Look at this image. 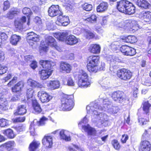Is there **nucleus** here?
<instances>
[{
	"instance_id": "17",
	"label": "nucleus",
	"mask_w": 151,
	"mask_h": 151,
	"mask_svg": "<svg viewBox=\"0 0 151 151\" xmlns=\"http://www.w3.org/2000/svg\"><path fill=\"white\" fill-rule=\"evenodd\" d=\"M151 147V145L149 141L146 140L142 141L139 151H150Z\"/></svg>"
},
{
	"instance_id": "28",
	"label": "nucleus",
	"mask_w": 151,
	"mask_h": 151,
	"mask_svg": "<svg viewBox=\"0 0 151 151\" xmlns=\"http://www.w3.org/2000/svg\"><path fill=\"white\" fill-rule=\"evenodd\" d=\"M26 106L24 105H20L18 107L16 111L14 113L15 115H22L26 114L27 110Z\"/></svg>"
},
{
	"instance_id": "36",
	"label": "nucleus",
	"mask_w": 151,
	"mask_h": 151,
	"mask_svg": "<svg viewBox=\"0 0 151 151\" xmlns=\"http://www.w3.org/2000/svg\"><path fill=\"white\" fill-rule=\"evenodd\" d=\"M32 105L35 113L39 114L41 112L42 109L40 105L36 100H34L32 101Z\"/></svg>"
},
{
	"instance_id": "31",
	"label": "nucleus",
	"mask_w": 151,
	"mask_h": 151,
	"mask_svg": "<svg viewBox=\"0 0 151 151\" xmlns=\"http://www.w3.org/2000/svg\"><path fill=\"white\" fill-rule=\"evenodd\" d=\"M82 128L85 131L88 133V135L93 136L96 135V132L94 128H92L89 125L83 126Z\"/></svg>"
},
{
	"instance_id": "56",
	"label": "nucleus",
	"mask_w": 151,
	"mask_h": 151,
	"mask_svg": "<svg viewBox=\"0 0 151 151\" xmlns=\"http://www.w3.org/2000/svg\"><path fill=\"white\" fill-rule=\"evenodd\" d=\"M129 46L127 45H123L121 47L120 50L121 52L123 53L124 55H126V53L127 50H128Z\"/></svg>"
},
{
	"instance_id": "30",
	"label": "nucleus",
	"mask_w": 151,
	"mask_h": 151,
	"mask_svg": "<svg viewBox=\"0 0 151 151\" xmlns=\"http://www.w3.org/2000/svg\"><path fill=\"white\" fill-rule=\"evenodd\" d=\"M60 69L67 73L70 72L71 68L70 65L66 62H62L60 64Z\"/></svg>"
},
{
	"instance_id": "2",
	"label": "nucleus",
	"mask_w": 151,
	"mask_h": 151,
	"mask_svg": "<svg viewBox=\"0 0 151 151\" xmlns=\"http://www.w3.org/2000/svg\"><path fill=\"white\" fill-rule=\"evenodd\" d=\"M99 57L98 56H90L88 59L87 68L90 72H96L98 70V65Z\"/></svg>"
},
{
	"instance_id": "61",
	"label": "nucleus",
	"mask_w": 151,
	"mask_h": 151,
	"mask_svg": "<svg viewBox=\"0 0 151 151\" xmlns=\"http://www.w3.org/2000/svg\"><path fill=\"white\" fill-rule=\"evenodd\" d=\"M17 79V77L14 76L12 80L8 83L7 85L9 86H12L16 82Z\"/></svg>"
},
{
	"instance_id": "48",
	"label": "nucleus",
	"mask_w": 151,
	"mask_h": 151,
	"mask_svg": "<svg viewBox=\"0 0 151 151\" xmlns=\"http://www.w3.org/2000/svg\"><path fill=\"white\" fill-rule=\"evenodd\" d=\"M48 120L46 117L43 116L41 118L40 121L37 122V124L38 126H42L45 124L46 122Z\"/></svg>"
},
{
	"instance_id": "6",
	"label": "nucleus",
	"mask_w": 151,
	"mask_h": 151,
	"mask_svg": "<svg viewBox=\"0 0 151 151\" xmlns=\"http://www.w3.org/2000/svg\"><path fill=\"white\" fill-rule=\"evenodd\" d=\"M112 96L114 101L121 103H128L129 101V98L121 91L114 92Z\"/></svg>"
},
{
	"instance_id": "3",
	"label": "nucleus",
	"mask_w": 151,
	"mask_h": 151,
	"mask_svg": "<svg viewBox=\"0 0 151 151\" xmlns=\"http://www.w3.org/2000/svg\"><path fill=\"white\" fill-rule=\"evenodd\" d=\"M77 76L78 78V85L79 87L86 88L90 85V83L88 81V74L85 71L82 70H79Z\"/></svg>"
},
{
	"instance_id": "13",
	"label": "nucleus",
	"mask_w": 151,
	"mask_h": 151,
	"mask_svg": "<svg viewBox=\"0 0 151 151\" xmlns=\"http://www.w3.org/2000/svg\"><path fill=\"white\" fill-rule=\"evenodd\" d=\"M139 17L146 22H151V12L149 11H143L139 14Z\"/></svg>"
},
{
	"instance_id": "33",
	"label": "nucleus",
	"mask_w": 151,
	"mask_h": 151,
	"mask_svg": "<svg viewBox=\"0 0 151 151\" xmlns=\"http://www.w3.org/2000/svg\"><path fill=\"white\" fill-rule=\"evenodd\" d=\"M137 4L139 6L144 9L149 8L150 5V4L145 0H137Z\"/></svg>"
},
{
	"instance_id": "21",
	"label": "nucleus",
	"mask_w": 151,
	"mask_h": 151,
	"mask_svg": "<svg viewBox=\"0 0 151 151\" xmlns=\"http://www.w3.org/2000/svg\"><path fill=\"white\" fill-rule=\"evenodd\" d=\"M69 132L66 130H62L60 131L59 135L60 138L61 139L65 140L66 141H69L71 140L70 136H69Z\"/></svg>"
},
{
	"instance_id": "54",
	"label": "nucleus",
	"mask_w": 151,
	"mask_h": 151,
	"mask_svg": "<svg viewBox=\"0 0 151 151\" xmlns=\"http://www.w3.org/2000/svg\"><path fill=\"white\" fill-rule=\"evenodd\" d=\"M8 124V121L4 119H0V127H4Z\"/></svg>"
},
{
	"instance_id": "1",
	"label": "nucleus",
	"mask_w": 151,
	"mask_h": 151,
	"mask_svg": "<svg viewBox=\"0 0 151 151\" xmlns=\"http://www.w3.org/2000/svg\"><path fill=\"white\" fill-rule=\"evenodd\" d=\"M98 106H99L98 105L95 104L93 105L91 104L86 107V109L87 112L92 114V119H96V121H100L102 122L104 121H106L108 120V116L107 115L104 113H99L98 112L97 109H98Z\"/></svg>"
},
{
	"instance_id": "63",
	"label": "nucleus",
	"mask_w": 151,
	"mask_h": 151,
	"mask_svg": "<svg viewBox=\"0 0 151 151\" xmlns=\"http://www.w3.org/2000/svg\"><path fill=\"white\" fill-rule=\"evenodd\" d=\"M34 21L37 24H40L42 23V21L41 18L38 17H36L34 19Z\"/></svg>"
},
{
	"instance_id": "7",
	"label": "nucleus",
	"mask_w": 151,
	"mask_h": 151,
	"mask_svg": "<svg viewBox=\"0 0 151 151\" xmlns=\"http://www.w3.org/2000/svg\"><path fill=\"white\" fill-rule=\"evenodd\" d=\"M117 76L121 79L127 81L130 79L132 76V73L129 70L123 68L118 71Z\"/></svg>"
},
{
	"instance_id": "38",
	"label": "nucleus",
	"mask_w": 151,
	"mask_h": 151,
	"mask_svg": "<svg viewBox=\"0 0 151 151\" xmlns=\"http://www.w3.org/2000/svg\"><path fill=\"white\" fill-rule=\"evenodd\" d=\"M45 42L48 45L51 47L53 45H55L56 43L54 39L51 36H48L46 37Z\"/></svg>"
},
{
	"instance_id": "55",
	"label": "nucleus",
	"mask_w": 151,
	"mask_h": 151,
	"mask_svg": "<svg viewBox=\"0 0 151 151\" xmlns=\"http://www.w3.org/2000/svg\"><path fill=\"white\" fill-rule=\"evenodd\" d=\"M8 69L6 67L0 65V75L6 73L8 70Z\"/></svg>"
},
{
	"instance_id": "41",
	"label": "nucleus",
	"mask_w": 151,
	"mask_h": 151,
	"mask_svg": "<svg viewBox=\"0 0 151 151\" xmlns=\"http://www.w3.org/2000/svg\"><path fill=\"white\" fill-rule=\"evenodd\" d=\"M97 20V17L95 15L92 14L90 17L85 19L84 20L89 22L90 23H94L96 22Z\"/></svg>"
},
{
	"instance_id": "42",
	"label": "nucleus",
	"mask_w": 151,
	"mask_h": 151,
	"mask_svg": "<svg viewBox=\"0 0 151 151\" xmlns=\"http://www.w3.org/2000/svg\"><path fill=\"white\" fill-rule=\"evenodd\" d=\"M125 40L126 42L133 43L136 42L137 40L135 36H129L126 38Z\"/></svg>"
},
{
	"instance_id": "24",
	"label": "nucleus",
	"mask_w": 151,
	"mask_h": 151,
	"mask_svg": "<svg viewBox=\"0 0 151 151\" xmlns=\"http://www.w3.org/2000/svg\"><path fill=\"white\" fill-rule=\"evenodd\" d=\"M20 12V10L17 8L12 9L8 12L6 17L9 19H12L14 18L15 15L19 14Z\"/></svg>"
},
{
	"instance_id": "34",
	"label": "nucleus",
	"mask_w": 151,
	"mask_h": 151,
	"mask_svg": "<svg viewBox=\"0 0 151 151\" xmlns=\"http://www.w3.org/2000/svg\"><path fill=\"white\" fill-rule=\"evenodd\" d=\"M40 145V144L38 142L33 141L29 145V151H37Z\"/></svg>"
},
{
	"instance_id": "20",
	"label": "nucleus",
	"mask_w": 151,
	"mask_h": 151,
	"mask_svg": "<svg viewBox=\"0 0 151 151\" xmlns=\"http://www.w3.org/2000/svg\"><path fill=\"white\" fill-rule=\"evenodd\" d=\"M52 72V70H42L39 72V73L40 74V78L43 80L48 78L51 75Z\"/></svg>"
},
{
	"instance_id": "27",
	"label": "nucleus",
	"mask_w": 151,
	"mask_h": 151,
	"mask_svg": "<svg viewBox=\"0 0 151 151\" xmlns=\"http://www.w3.org/2000/svg\"><path fill=\"white\" fill-rule=\"evenodd\" d=\"M60 82L58 81H50L47 83V86L51 89H55L59 88Z\"/></svg>"
},
{
	"instance_id": "10",
	"label": "nucleus",
	"mask_w": 151,
	"mask_h": 151,
	"mask_svg": "<svg viewBox=\"0 0 151 151\" xmlns=\"http://www.w3.org/2000/svg\"><path fill=\"white\" fill-rule=\"evenodd\" d=\"M55 23L59 26H65L69 24L70 21L68 17L60 14L58 16Z\"/></svg>"
},
{
	"instance_id": "64",
	"label": "nucleus",
	"mask_w": 151,
	"mask_h": 151,
	"mask_svg": "<svg viewBox=\"0 0 151 151\" xmlns=\"http://www.w3.org/2000/svg\"><path fill=\"white\" fill-rule=\"evenodd\" d=\"M30 66L33 69H35L37 67V62L35 61H32L30 64Z\"/></svg>"
},
{
	"instance_id": "59",
	"label": "nucleus",
	"mask_w": 151,
	"mask_h": 151,
	"mask_svg": "<svg viewBox=\"0 0 151 151\" xmlns=\"http://www.w3.org/2000/svg\"><path fill=\"white\" fill-rule=\"evenodd\" d=\"M149 121V119H146L144 118H140L139 119V122L142 125L146 124Z\"/></svg>"
},
{
	"instance_id": "51",
	"label": "nucleus",
	"mask_w": 151,
	"mask_h": 151,
	"mask_svg": "<svg viewBox=\"0 0 151 151\" xmlns=\"http://www.w3.org/2000/svg\"><path fill=\"white\" fill-rule=\"evenodd\" d=\"M33 92V91L32 88H29L27 91V96L28 100H31L32 101L33 99H31L33 97L32 93Z\"/></svg>"
},
{
	"instance_id": "50",
	"label": "nucleus",
	"mask_w": 151,
	"mask_h": 151,
	"mask_svg": "<svg viewBox=\"0 0 151 151\" xmlns=\"http://www.w3.org/2000/svg\"><path fill=\"white\" fill-rule=\"evenodd\" d=\"M125 21L124 22L122 21L120 22L118 21L117 22V23L116 24V25L117 27L119 28H123L124 29H126L127 26L126 24H125Z\"/></svg>"
},
{
	"instance_id": "40",
	"label": "nucleus",
	"mask_w": 151,
	"mask_h": 151,
	"mask_svg": "<svg viewBox=\"0 0 151 151\" xmlns=\"http://www.w3.org/2000/svg\"><path fill=\"white\" fill-rule=\"evenodd\" d=\"M4 134H6L8 138L11 139L14 138L15 136L13 131L10 129H7L5 130Z\"/></svg>"
},
{
	"instance_id": "45",
	"label": "nucleus",
	"mask_w": 151,
	"mask_h": 151,
	"mask_svg": "<svg viewBox=\"0 0 151 151\" xmlns=\"http://www.w3.org/2000/svg\"><path fill=\"white\" fill-rule=\"evenodd\" d=\"M83 9L87 11H90L92 10L93 6L92 5L87 3H85L82 5Z\"/></svg>"
},
{
	"instance_id": "53",
	"label": "nucleus",
	"mask_w": 151,
	"mask_h": 151,
	"mask_svg": "<svg viewBox=\"0 0 151 151\" xmlns=\"http://www.w3.org/2000/svg\"><path fill=\"white\" fill-rule=\"evenodd\" d=\"M23 13L27 16L31 15L32 13L30 9L27 7H25L22 10Z\"/></svg>"
},
{
	"instance_id": "44",
	"label": "nucleus",
	"mask_w": 151,
	"mask_h": 151,
	"mask_svg": "<svg viewBox=\"0 0 151 151\" xmlns=\"http://www.w3.org/2000/svg\"><path fill=\"white\" fill-rule=\"evenodd\" d=\"M7 38L8 36L5 33L0 32V46L3 42L7 40Z\"/></svg>"
},
{
	"instance_id": "15",
	"label": "nucleus",
	"mask_w": 151,
	"mask_h": 151,
	"mask_svg": "<svg viewBox=\"0 0 151 151\" xmlns=\"http://www.w3.org/2000/svg\"><path fill=\"white\" fill-rule=\"evenodd\" d=\"M26 21V17H22L20 18H18L14 21V25L15 27L19 30H21L23 28V24Z\"/></svg>"
},
{
	"instance_id": "57",
	"label": "nucleus",
	"mask_w": 151,
	"mask_h": 151,
	"mask_svg": "<svg viewBox=\"0 0 151 151\" xmlns=\"http://www.w3.org/2000/svg\"><path fill=\"white\" fill-rule=\"evenodd\" d=\"M25 119L24 117H19L13 119L14 122H24Z\"/></svg>"
},
{
	"instance_id": "32",
	"label": "nucleus",
	"mask_w": 151,
	"mask_h": 151,
	"mask_svg": "<svg viewBox=\"0 0 151 151\" xmlns=\"http://www.w3.org/2000/svg\"><path fill=\"white\" fill-rule=\"evenodd\" d=\"M89 50L93 53H99L100 51V47L98 45L92 44L90 46Z\"/></svg>"
},
{
	"instance_id": "52",
	"label": "nucleus",
	"mask_w": 151,
	"mask_h": 151,
	"mask_svg": "<svg viewBox=\"0 0 151 151\" xmlns=\"http://www.w3.org/2000/svg\"><path fill=\"white\" fill-rule=\"evenodd\" d=\"M111 143L113 147L116 150H119L120 146L117 140L116 139L113 140L111 142Z\"/></svg>"
},
{
	"instance_id": "60",
	"label": "nucleus",
	"mask_w": 151,
	"mask_h": 151,
	"mask_svg": "<svg viewBox=\"0 0 151 151\" xmlns=\"http://www.w3.org/2000/svg\"><path fill=\"white\" fill-rule=\"evenodd\" d=\"M10 7V4L9 2L7 1L4 2V7L3 10L5 11L8 9Z\"/></svg>"
},
{
	"instance_id": "8",
	"label": "nucleus",
	"mask_w": 151,
	"mask_h": 151,
	"mask_svg": "<svg viewBox=\"0 0 151 151\" xmlns=\"http://www.w3.org/2000/svg\"><path fill=\"white\" fill-rule=\"evenodd\" d=\"M27 40L29 44L32 46L34 42H39L40 40V36L33 32L28 33Z\"/></svg>"
},
{
	"instance_id": "62",
	"label": "nucleus",
	"mask_w": 151,
	"mask_h": 151,
	"mask_svg": "<svg viewBox=\"0 0 151 151\" xmlns=\"http://www.w3.org/2000/svg\"><path fill=\"white\" fill-rule=\"evenodd\" d=\"M128 139V137L127 135L125 134H123L122 135V138L121 139V142L122 143H125Z\"/></svg>"
},
{
	"instance_id": "11",
	"label": "nucleus",
	"mask_w": 151,
	"mask_h": 151,
	"mask_svg": "<svg viewBox=\"0 0 151 151\" xmlns=\"http://www.w3.org/2000/svg\"><path fill=\"white\" fill-rule=\"evenodd\" d=\"M40 64L44 70H51V68L52 66L55 65V63L52 61L44 60H41L40 61Z\"/></svg>"
},
{
	"instance_id": "35",
	"label": "nucleus",
	"mask_w": 151,
	"mask_h": 151,
	"mask_svg": "<svg viewBox=\"0 0 151 151\" xmlns=\"http://www.w3.org/2000/svg\"><path fill=\"white\" fill-rule=\"evenodd\" d=\"M21 39V38L19 36L16 35H13L11 37L10 42L12 45H16Z\"/></svg>"
},
{
	"instance_id": "9",
	"label": "nucleus",
	"mask_w": 151,
	"mask_h": 151,
	"mask_svg": "<svg viewBox=\"0 0 151 151\" xmlns=\"http://www.w3.org/2000/svg\"><path fill=\"white\" fill-rule=\"evenodd\" d=\"M37 96L40 100L43 103L49 102L52 98V96L49 95L45 91L41 90L37 93Z\"/></svg>"
},
{
	"instance_id": "19",
	"label": "nucleus",
	"mask_w": 151,
	"mask_h": 151,
	"mask_svg": "<svg viewBox=\"0 0 151 151\" xmlns=\"http://www.w3.org/2000/svg\"><path fill=\"white\" fill-rule=\"evenodd\" d=\"M14 141H10L2 144L1 146L8 151H17V150L14 148Z\"/></svg>"
},
{
	"instance_id": "5",
	"label": "nucleus",
	"mask_w": 151,
	"mask_h": 151,
	"mask_svg": "<svg viewBox=\"0 0 151 151\" xmlns=\"http://www.w3.org/2000/svg\"><path fill=\"white\" fill-rule=\"evenodd\" d=\"M102 106H98V109L101 110L107 111L110 113L114 114L117 112L116 107H113L111 105V103L107 99H105L103 101Z\"/></svg>"
},
{
	"instance_id": "23",
	"label": "nucleus",
	"mask_w": 151,
	"mask_h": 151,
	"mask_svg": "<svg viewBox=\"0 0 151 151\" xmlns=\"http://www.w3.org/2000/svg\"><path fill=\"white\" fill-rule=\"evenodd\" d=\"M27 83L28 85L33 88L37 87L41 88L44 87L43 85L42 84L31 79H29L28 80Z\"/></svg>"
},
{
	"instance_id": "14",
	"label": "nucleus",
	"mask_w": 151,
	"mask_h": 151,
	"mask_svg": "<svg viewBox=\"0 0 151 151\" xmlns=\"http://www.w3.org/2000/svg\"><path fill=\"white\" fill-rule=\"evenodd\" d=\"M129 2L126 0H122L117 2V7L118 10L121 12L124 13Z\"/></svg>"
},
{
	"instance_id": "26",
	"label": "nucleus",
	"mask_w": 151,
	"mask_h": 151,
	"mask_svg": "<svg viewBox=\"0 0 151 151\" xmlns=\"http://www.w3.org/2000/svg\"><path fill=\"white\" fill-rule=\"evenodd\" d=\"M24 83L22 81H19L12 88L13 92L17 93L20 91L24 87Z\"/></svg>"
},
{
	"instance_id": "43",
	"label": "nucleus",
	"mask_w": 151,
	"mask_h": 151,
	"mask_svg": "<svg viewBox=\"0 0 151 151\" xmlns=\"http://www.w3.org/2000/svg\"><path fill=\"white\" fill-rule=\"evenodd\" d=\"M84 34L85 37L88 39L93 38L94 36L93 33L88 30H85L84 32Z\"/></svg>"
},
{
	"instance_id": "49",
	"label": "nucleus",
	"mask_w": 151,
	"mask_h": 151,
	"mask_svg": "<svg viewBox=\"0 0 151 151\" xmlns=\"http://www.w3.org/2000/svg\"><path fill=\"white\" fill-rule=\"evenodd\" d=\"M126 53V55L132 56L135 54V50L134 48L129 47Z\"/></svg>"
},
{
	"instance_id": "12",
	"label": "nucleus",
	"mask_w": 151,
	"mask_h": 151,
	"mask_svg": "<svg viewBox=\"0 0 151 151\" xmlns=\"http://www.w3.org/2000/svg\"><path fill=\"white\" fill-rule=\"evenodd\" d=\"M49 15L51 17H54L60 14L59 6L58 5H52L49 8L48 11Z\"/></svg>"
},
{
	"instance_id": "58",
	"label": "nucleus",
	"mask_w": 151,
	"mask_h": 151,
	"mask_svg": "<svg viewBox=\"0 0 151 151\" xmlns=\"http://www.w3.org/2000/svg\"><path fill=\"white\" fill-rule=\"evenodd\" d=\"M143 84L146 86H150L151 85V81H150V78H148L147 79H145L142 81Z\"/></svg>"
},
{
	"instance_id": "46",
	"label": "nucleus",
	"mask_w": 151,
	"mask_h": 151,
	"mask_svg": "<svg viewBox=\"0 0 151 151\" xmlns=\"http://www.w3.org/2000/svg\"><path fill=\"white\" fill-rule=\"evenodd\" d=\"M151 105L148 102H145L143 104V111L147 114L149 112L150 108Z\"/></svg>"
},
{
	"instance_id": "18",
	"label": "nucleus",
	"mask_w": 151,
	"mask_h": 151,
	"mask_svg": "<svg viewBox=\"0 0 151 151\" xmlns=\"http://www.w3.org/2000/svg\"><path fill=\"white\" fill-rule=\"evenodd\" d=\"M79 39L77 38L73 35H70L68 36L65 40V43L68 45H73L77 43Z\"/></svg>"
},
{
	"instance_id": "29",
	"label": "nucleus",
	"mask_w": 151,
	"mask_h": 151,
	"mask_svg": "<svg viewBox=\"0 0 151 151\" xmlns=\"http://www.w3.org/2000/svg\"><path fill=\"white\" fill-rule=\"evenodd\" d=\"M108 7V4L107 2H103L101 3L97 7L98 12H102L106 11Z\"/></svg>"
},
{
	"instance_id": "16",
	"label": "nucleus",
	"mask_w": 151,
	"mask_h": 151,
	"mask_svg": "<svg viewBox=\"0 0 151 151\" xmlns=\"http://www.w3.org/2000/svg\"><path fill=\"white\" fill-rule=\"evenodd\" d=\"M42 143L46 147L51 148L53 144L52 138L50 136H45L42 139Z\"/></svg>"
},
{
	"instance_id": "47",
	"label": "nucleus",
	"mask_w": 151,
	"mask_h": 151,
	"mask_svg": "<svg viewBox=\"0 0 151 151\" xmlns=\"http://www.w3.org/2000/svg\"><path fill=\"white\" fill-rule=\"evenodd\" d=\"M46 24L47 29L48 30H53L54 29V23L52 21L47 22L46 23Z\"/></svg>"
},
{
	"instance_id": "39",
	"label": "nucleus",
	"mask_w": 151,
	"mask_h": 151,
	"mask_svg": "<svg viewBox=\"0 0 151 151\" xmlns=\"http://www.w3.org/2000/svg\"><path fill=\"white\" fill-rule=\"evenodd\" d=\"M125 24H126L127 28L129 29L136 25L138 24L137 22L134 20H127L125 21Z\"/></svg>"
},
{
	"instance_id": "37",
	"label": "nucleus",
	"mask_w": 151,
	"mask_h": 151,
	"mask_svg": "<svg viewBox=\"0 0 151 151\" xmlns=\"http://www.w3.org/2000/svg\"><path fill=\"white\" fill-rule=\"evenodd\" d=\"M7 101L5 98H1L0 99V111L5 110L7 109Z\"/></svg>"
},
{
	"instance_id": "22",
	"label": "nucleus",
	"mask_w": 151,
	"mask_h": 151,
	"mask_svg": "<svg viewBox=\"0 0 151 151\" xmlns=\"http://www.w3.org/2000/svg\"><path fill=\"white\" fill-rule=\"evenodd\" d=\"M135 11V7L132 3L129 2V3L126 8V9L124 13L131 15L134 14Z\"/></svg>"
},
{
	"instance_id": "4",
	"label": "nucleus",
	"mask_w": 151,
	"mask_h": 151,
	"mask_svg": "<svg viewBox=\"0 0 151 151\" xmlns=\"http://www.w3.org/2000/svg\"><path fill=\"white\" fill-rule=\"evenodd\" d=\"M72 95H65L61 99V109L63 111L70 110L73 107Z\"/></svg>"
},
{
	"instance_id": "25",
	"label": "nucleus",
	"mask_w": 151,
	"mask_h": 151,
	"mask_svg": "<svg viewBox=\"0 0 151 151\" xmlns=\"http://www.w3.org/2000/svg\"><path fill=\"white\" fill-rule=\"evenodd\" d=\"M68 35V32L66 31L55 34L54 36L59 40L63 41L66 40Z\"/></svg>"
}]
</instances>
